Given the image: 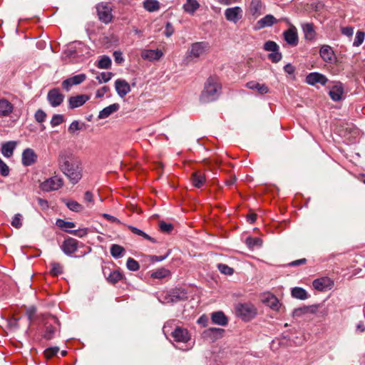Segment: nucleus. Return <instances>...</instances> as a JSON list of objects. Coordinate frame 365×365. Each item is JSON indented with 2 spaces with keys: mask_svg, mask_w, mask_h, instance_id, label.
Returning a JSON list of instances; mask_svg holds the SVG:
<instances>
[{
  "mask_svg": "<svg viewBox=\"0 0 365 365\" xmlns=\"http://www.w3.org/2000/svg\"><path fill=\"white\" fill-rule=\"evenodd\" d=\"M59 169L73 184H76L82 178V167L79 158L71 153L61 151L58 155Z\"/></svg>",
  "mask_w": 365,
  "mask_h": 365,
  "instance_id": "f257e3e1",
  "label": "nucleus"
},
{
  "mask_svg": "<svg viewBox=\"0 0 365 365\" xmlns=\"http://www.w3.org/2000/svg\"><path fill=\"white\" fill-rule=\"evenodd\" d=\"M221 91V85L215 77H210L205 83L204 89L200 95L202 103H210L218 98Z\"/></svg>",
  "mask_w": 365,
  "mask_h": 365,
  "instance_id": "f03ea898",
  "label": "nucleus"
},
{
  "mask_svg": "<svg viewBox=\"0 0 365 365\" xmlns=\"http://www.w3.org/2000/svg\"><path fill=\"white\" fill-rule=\"evenodd\" d=\"M19 119L14 104L9 99L1 98V125L11 127Z\"/></svg>",
  "mask_w": 365,
  "mask_h": 365,
  "instance_id": "7ed1b4c3",
  "label": "nucleus"
},
{
  "mask_svg": "<svg viewBox=\"0 0 365 365\" xmlns=\"http://www.w3.org/2000/svg\"><path fill=\"white\" fill-rule=\"evenodd\" d=\"M236 314L244 321H249L257 314L255 306L250 303L238 304L236 306Z\"/></svg>",
  "mask_w": 365,
  "mask_h": 365,
  "instance_id": "20e7f679",
  "label": "nucleus"
},
{
  "mask_svg": "<svg viewBox=\"0 0 365 365\" xmlns=\"http://www.w3.org/2000/svg\"><path fill=\"white\" fill-rule=\"evenodd\" d=\"M187 298V293L180 289H176L166 292L160 299V301L163 304H173L176 303L179 301L184 300Z\"/></svg>",
  "mask_w": 365,
  "mask_h": 365,
  "instance_id": "39448f33",
  "label": "nucleus"
},
{
  "mask_svg": "<svg viewBox=\"0 0 365 365\" xmlns=\"http://www.w3.org/2000/svg\"><path fill=\"white\" fill-rule=\"evenodd\" d=\"M58 319L54 316H49L45 322V331L43 337L46 340L53 339L55 333L59 328Z\"/></svg>",
  "mask_w": 365,
  "mask_h": 365,
  "instance_id": "423d86ee",
  "label": "nucleus"
},
{
  "mask_svg": "<svg viewBox=\"0 0 365 365\" xmlns=\"http://www.w3.org/2000/svg\"><path fill=\"white\" fill-rule=\"evenodd\" d=\"M63 185V180L61 178L53 176L45 180L41 185V188L45 192L57 190Z\"/></svg>",
  "mask_w": 365,
  "mask_h": 365,
  "instance_id": "0eeeda50",
  "label": "nucleus"
},
{
  "mask_svg": "<svg viewBox=\"0 0 365 365\" xmlns=\"http://www.w3.org/2000/svg\"><path fill=\"white\" fill-rule=\"evenodd\" d=\"M64 98V95L57 88L51 89L47 94V100L53 108L59 106L63 102Z\"/></svg>",
  "mask_w": 365,
  "mask_h": 365,
  "instance_id": "6e6552de",
  "label": "nucleus"
},
{
  "mask_svg": "<svg viewBox=\"0 0 365 365\" xmlns=\"http://www.w3.org/2000/svg\"><path fill=\"white\" fill-rule=\"evenodd\" d=\"M99 19L105 24L109 23L112 19L111 8L107 4H99L96 6Z\"/></svg>",
  "mask_w": 365,
  "mask_h": 365,
  "instance_id": "1a4fd4ad",
  "label": "nucleus"
},
{
  "mask_svg": "<svg viewBox=\"0 0 365 365\" xmlns=\"http://www.w3.org/2000/svg\"><path fill=\"white\" fill-rule=\"evenodd\" d=\"M209 49V44L207 42H196L191 45L190 55L194 58H198L205 53Z\"/></svg>",
  "mask_w": 365,
  "mask_h": 365,
  "instance_id": "9d476101",
  "label": "nucleus"
},
{
  "mask_svg": "<svg viewBox=\"0 0 365 365\" xmlns=\"http://www.w3.org/2000/svg\"><path fill=\"white\" fill-rule=\"evenodd\" d=\"M171 336L176 342L187 343L190 339L189 331L182 327H177L171 333Z\"/></svg>",
  "mask_w": 365,
  "mask_h": 365,
  "instance_id": "9b49d317",
  "label": "nucleus"
},
{
  "mask_svg": "<svg viewBox=\"0 0 365 365\" xmlns=\"http://www.w3.org/2000/svg\"><path fill=\"white\" fill-rule=\"evenodd\" d=\"M225 16L227 21L237 23L242 17V9L239 6L228 8L225 11Z\"/></svg>",
  "mask_w": 365,
  "mask_h": 365,
  "instance_id": "f8f14e48",
  "label": "nucleus"
},
{
  "mask_svg": "<svg viewBox=\"0 0 365 365\" xmlns=\"http://www.w3.org/2000/svg\"><path fill=\"white\" fill-rule=\"evenodd\" d=\"M86 78V75L81 73L76 75L73 77L68 78L62 82V87L68 91L71 86L75 85H79L83 82Z\"/></svg>",
  "mask_w": 365,
  "mask_h": 365,
  "instance_id": "ddd939ff",
  "label": "nucleus"
},
{
  "mask_svg": "<svg viewBox=\"0 0 365 365\" xmlns=\"http://www.w3.org/2000/svg\"><path fill=\"white\" fill-rule=\"evenodd\" d=\"M61 247L66 255H71L77 250L78 241L76 239L69 237L63 241Z\"/></svg>",
  "mask_w": 365,
  "mask_h": 365,
  "instance_id": "4468645a",
  "label": "nucleus"
},
{
  "mask_svg": "<svg viewBox=\"0 0 365 365\" xmlns=\"http://www.w3.org/2000/svg\"><path fill=\"white\" fill-rule=\"evenodd\" d=\"M327 81L328 79L325 76L317 72L310 73L306 77V82L312 86H314L317 83L324 86Z\"/></svg>",
  "mask_w": 365,
  "mask_h": 365,
  "instance_id": "2eb2a0df",
  "label": "nucleus"
},
{
  "mask_svg": "<svg viewBox=\"0 0 365 365\" xmlns=\"http://www.w3.org/2000/svg\"><path fill=\"white\" fill-rule=\"evenodd\" d=\"M89 96L86 94H81L71 96L68 99V106L71 109H74L83 106L89 100Z\"/></svg>",
  "mask_w": 365,
  "mask_h": 365,
  "instance_id": "dca6fc26",
  "label": "nucleus"
},
{
  "mask_svg": "<svg viewBox=\"0 0 365 365\" xmlns=\"http://www.w3.org/2000/svg\"><path fill=\"white\" fill-rule=\"evenodd\" d=\"M115 88L117 93L121 98H123L130 91L129 83L123 79H118L115 82Z\"/></svg>",
  "mask_w": 365,
  "mask_h": 365,
  "instance_id": "f3484780",
  "label": "nucleus"
},
{
  "mask_svg": "<svg viewBox=\"0 0 365 365\" xmlns=\"http://www.w3.org/2000/svg\"><path fill=\"white\" fill-rule=\"evenodd\" d=\"M225 330L220 328H209L203 331V337L215 341L223 336Z\"/></svg>",
  "mask_w": 365,
  "mask_h": 365,
  "instance_id": "a211bd4d",
  "label": "nucleus"
},
{
  "mask_svg": "<svg viewBox=\"0 0 365 365\" xmlns=\"http://www.w3.org/2000/svg\"><path fill=\"white\" fill-rule=\"evenodd\" d=\"M37 159L35 152L31 148H26L22 153V163L25 166L34 164Z\"/></svg>",
  "mask_w": 365,
  "mask_h": 365,
  "instance_id": "6ab92c4d",
  "label": "nucleus"
},
{
  "mask_svg": "<svg viewBox=\"0 0 365 365\" xmlns=\"http://www.w3.org/2000/svg\"><path fill=\"white\" fill-rule=\"evenodd\" d=\"M284 40L291 46H296L298 43V36L294 26L290 27L284 32Z\"/></svg>",
  "mask_w": 365,
  "mask_h": 365,
  "instance_id": "aec40b11",
  "label": "nucleus"
},
{
  "mask_svg": "<svg viewBox=\"0 0 365 365\" xmlns=\"http://www.w3.org/2000/svg\"><path fill=\"white\" fill-rule=\"evenodd\" d=\"M332 284V282L327 277H322L317 279L313 282V287L314 289L324 291L327 289H330Z\"/></svg>",
  "mask_w": 365,
  "mask_h": 365,
  "instance_id": "412c9836",
  "label": "nucleus"
},
{
  "mask_svg": "<svg viewBox=\"0 0 365 365\" xmlns=\"http://www.w3.org/2000/svg\"><path fill=\"white\" fill-rule=\"evenodd\" d=\"M163 52L158 49L144 50L141 53V56L143 59H146L150 61L159 60L163 56Z\"/></svg>",
  "mask_w": 365,
  "mask_h": 365,
  "instance_id": "4be33fe9",
  "label": "nucleus"
},
{
  "mask_svg": "<svg viewBox=\"0 0 365 365\" xmlns=\"http://www.w3.org/2000/svg\"><path fill=\"white\" fill-rule=\"evenodd\" d=\"M320 56L322 59L327 63H330L334 58V53L331 46L328 45H324L322 46L319 51Z\"/></svg>",
  "mask_w": 365,
  "mask_h": 365,
  "instance_id": "5701e85b",
  "label": "nucleus"
},
{
  "mask_svg": "<svg viewBox=\"0 0 365 365\" xmlns=\"http://www.w3.org/2000/svg\"><path fill=\"white\" fill-rule=\"evenodd\" d=\"M212 322L220 326H226L228 319L222 311L215 312L211 314Z\"/></svg>",
  "mask_w": 365,
  "mask_h": 365,
  "instance_id": "b1692460",
  "label": "nucleus"
},
{
  "mask_svg": "<svg viewBox=\"0 0 365 365\" xmlns=\"http://www.w3.org/2000/svg\"><path fill=\"white\" fill-rule=\"evenodd\" d=\"M120 105L118 103L111 104L99 112L98 118L99 119H104L109 117L111 114L118 110Z\"/></svg>",
  "mask_w": 365,
  "mask_h": 365,
  "instance_id": "393cba45",
  "label": "nucleus"
},
{
  "mask_svg": "<svg viewBox=\"0 0 365 365\" xmlns=\"http://www.w3.org/2000/svg\"><path fill=\"white\" fill-rule=\"evenodd\" d=\"M263 302L268 307H269L274 310H278L280 307V304L277 298L275 296L270 294H267L264 297V298L263 299Z\"/></svg>",
  "mask_w": 365,
  "mask_h": 365,
  "instance_id": "a878e982",
  "label": "nucleus"
},
{
  "mask_svg": "<svg viewBox=\"0 0 365 365\" xmlns=\"http://www.w3.org/2000/svg\"><path fill=\"white\" fill-rule=\"evenodd\" d=\"M192 184L195 187L200 188L205 182V176L200 171H196L192 175Z\"/></svg>",
  "mask_w": 365,
  "mask_h": 365,
  "instance_id": "bb28decb",
  "label": "nucleus"
},
{
  "mask_svg": "<svg viewBox=\"0 0 365 365\" xmlns=\"http://www.w3.org/2000/svg\"><path fill=\"white\" fill-rule=\"evenodd\" d=\"M199 8L200 4L197 0H186L183 5L184 11L191 15L194 14Z\"/></svg>",
  "mask_w": 365,
  "mask_h": 365,
  "instance_id": "cd10ccee",
  "label": "nucleus"
},
{
  "mask_svg": "<svg viewBox=\"0 0 365 365\" xmlns=\"http://www.w3.org/2000/svg\"><path fill=\"white\" fill-rule=\"evenodd\" d=\"M16 146V141H9L1 145V154L5 157L9 158L13 155V152Z\"/></svg>",
  "mask_w": 365,
  "mask_h": 365,
  "instance_id": "c85d7f7f",
  "label": "nucleus"
},
{
  "mask_svg": "<svg viewBox=\"0 0 365 365\" xmlns=\"http://www.w3.org/2000/svg\"><path fill=\"white\" fill-rule=\"evenodd\" d=\"M247 88L252 90H257L260 94L268 93L269 88L264 84H260L256 81H250L246 84Z\"/></svg>",
  "mask_w": 365,
  "mask_h": 365,
  "instance_id": "c756f323",
  "label": "nucleus"
},
{
  "mask_svg": "<svg viewBox=\"0 0 365 365\" xmlns=\"http://www.w3.org/2000/svg\"><path fill=\"white\" fill-rule=\"evenodd\" d=\"M343 93L344 90L341 86L336 85L329 91V94L333 101H337L341 100Z\"/></svg>",
  "mask_w": 365,
  "mask_h": 365,
  "instance_id": "7c9ffc66",
  "label": "nucleus"
},
{
  "mask_svg": "<svg viewBox=\"0 0 365 365\" xmlns=\"http://www.w3.org/2000/svg\"><path fill=\"white\" fill-rule=\"evenodd\" d=\"M277 22L276 19L271 14L266 15L264 18L261 19L257 22L259 28H264L267 26H271Z\"/></svg>",
  "mask_w": 365,
  "mask_h": 365,
  "instance_id": "2f4dec72",
  "label": "nucleus"
},
{
  "mask_svg": "<svg viewBox=\"0 0 365 365\" xmlns=\"http://www.w3.org/2000/svg\"><path fill=\"white\" fill-rule=\"evenodd\" d=\"M110 255L115 259L121 258L125 254V249L122 246L113 244L110 246Z\"/></svg>",
  "mask_w": 365,
  "mask_h": 365,
  "instance_id": "473e14b6",
  "label": "nucleus"
},
{
  "mask_svg": "<svg viewBox=\"0 0 365 365\" xmlns=\"http://www.w3.org/2000/svg\"><path fill=\"white\" fill-rule=\"evenodd\" d=\"M262 5L260 0H252L250 6V11L253 16L261 14Z\"/></svg>",
  "mask_w": 365,
  "mask_h": 365,
  "instance_id": "72a5a7b5",
  "label": "nucleus"
},
{
  "mask_svg": "<svg viewBox=\"0 0 365 365\" xmlns=\"http://www.w3.org/2000/svg\"><path fill=\"white\" fill-rule=\"evenodd\" d=\"M107 281L112 284H115L123 279V274L118 270H114L110 272L108 276H106Z\"/></svg>",
  "mask_w": 365,
  "mask_h": 365,
  "instance_id": "f704fd0d",
  "label": "nucleus"
},
{
  "mask_svg": "<svg viewBox=\"0 0 365 365\" xmlns=\"http://www.w3.org/2000/svg\"><path fill=\"white\" fill-rule=\"evenodd\" d=\"M302 29L304 33L306 39L312 40L314 38L315 32L314 30V26L312 24L307 23L302 25Z\"/></svg>",
  "mask_w": 365,
  "mask_h": 365,
  "instance_id": "c9c22d12",
  "label": "nucleus"
},
{
  "mask_svg": "<svg viewBox=\"0 0 365 365\" xmlns=\"http://www.w3.org/2000/svg\"><path fill=\"white\" fill-rule=\"evenodd\" d=\"M292 296L299 299H306L308 298V294L305 289L301 287H294L292 289Z\"/></svg>",
  "mask_w": 365,
  "mask_h": 365,
  "instance_id": "e433bc0d",
  "label": "nucleus"
},
{
  "mask_svg": "<svg viewBox=\"0 0 365 365\" xmlns=\"http://www.w3.org/2000/svg\"><path fill=\"white\" fill-rule=\"evenodd\" d=\"M56 225L61 229L63 230L66 232H68L71 233V230H69L71 228H73L76 227V225L73 222L65 221L62 219H58L56 220Z\"/></svg>",
  "mask_w": 365,
  "mask_h": 365,
  "instance_id": "4c0bfd02",
  "label": "nucleus"
},
{
  "mask_svg": "<svg viewBox=\"0 0 365 365\" xmlns=\"http://www.w3.org/2000/svg\"><path fill=\"white\" fill-rule=\"evenodd\" d=\"M143 6L147 11L153 12L159 9L160 3L157 0H145Z\"/></svg>",
  "mask_w": 365,
  "mask_h": 365,
  "instance_id": "58836bf2",
  "label": "nucleus"
},
{
  "mask_svg": "<svg viewBox=\"0 0 365 365\" xmlns=\"http://www.w3.org/2000/svg\"><path fill=\"white\" fill-rule=\"evenodd\" d=\"M65 203H66L67 207L73 212H79L83 210V205L79 204L76 201L66 200V201H65Z\"/></svg>",
  "mask_w": 365,
  "mask_h": 365,
  "instance_id": "ea45409f",
  "label": "nucleus"
},
{
  "mask_svg": "<svg viewBox=\"0 0 365 365\" xmlns=\"http://www.w3.org/2000/svg\"><path fill=\"white\" fill-rule=\"evenodd\" d=\"M308 312L314 313V312H315V309L312 307H299V308L295 309L293 311V316L294 317H301L302 315H303L306 313H308Z\"/></svg>",
  "mask_w": 365,
  "mask_h": 365,
  "instance_id": "a19ab883",
  "label": "nucleus"
},
{
  "mask_svg": "<svg viewBox=\"0 0 365 365\" xmlns=\"http://www.w3.org/2000/svg\"><path fill=\"white\" fill-rule=\"evenodd\" d=\"M170 274V271L165 268H160L151 274V277L154 279H163Z\"/></svg>",
  "mask_w": 365,
  "mask_h": 365,
  "instance_id": "79ce46f5",
  "label": "nucleus"
},
{
  "mask_svg": "<svg viewBox=\"0 0 365 365\" xmlns=\"http://www.w3.org/2000/svg\"><path fill=\"white\" fill-rule=\"evenodd\" d=\"M246 244L250 248L253 249L255 247H261L262 241L260 238L250 237L247 238Z\"/></svg>",
  "mask_w": 365,
  "mask_h": 365,
  "instance_id": "37998d69",
  "label": "nucleus"
},
{
  "mask_svg": "<svg viewBox=\"0 0 365 365\" xmlns=\"http://www.w3.org/2000/svg\"><path fill=\"white\" fill-rule=\"evenodd\" d=\"M111 66V60L108 56H103L98 63V67L99 68L108 69Z\"/></svg>",
  "mask_w": 365,
  "mask_h": 365,
  "instance_id": "c03bdc74",
  "label": "nucleus"
},
{
  "mask_svg": "<svg viewBox=\"0 0 365 365\" xmlns=\"http://www.w3.org/2000/svg\"><path fill=\"white\" fill-rule=\"evenodd\" d=\"M51 274L53 276H58L63 273V267L58 262H53L51 263Z\"/></svg>",
  "mask_w": 365,
  "mask_h": 365,
  "instance_id": "a18cd8bd",
  "label": "nucleus"
},
{
  "mask_svg": "<svg viewBox=\"0 0 365 365\" xmlns=\"http://www.w3.org/2000/svg\"><path fill=\"white\" fill-rule=\"evenodd\" d=\"M217 268L219 271L226 275H232L234 273V269L225 264H218Z\"/></svg>",
  "mask_w": 365,
  "mask_h": 365,
  "instance_id": "49530a36",
  "label": "nucleus"
},
{
  "mask_svg": "<svg viewBox=\"0 0 365 365\" xmlns=\"http://www.w3.org/2000/svg\"><path fill=\"white\" fill-rule=\"evenodd\" d=\"M113 73L111 72H103L96 77V79L98 81L99 83H102L103 82L106 83L111 79Z\"/></svg>",
  "mask_w": 365,
  "mask_h": 365,
  "instance_id": "de8ad7c7",
  "label": "nucleus"
},
{
  "mask_svg": "<svg viewBox=\"0 0 365 365\" xmlns=\"http://www.w3.org/2000/svg\"><path fill=\"white\" fill-rule=\"evenodd\" d=\"M365 34L363 31H358L356 34L355 39L353 46L358 47L363 43L364 40Z\"/></svg>",
  "mask_w": 365,
  "mask_h": 365,
  "instance_id": "09e8293b",
  "label": "nucleus"
},
{
  "mask_svg": "<svg viewBox=\"0 0 365 365\" xmlns=\"http://www.w3.org/2000/svg\"><path fill=\"white\" fill-rule=\"evenodd\" d=\"M22 219L23 216L21 214H16L12 218L11 225L15 228H20L22 226Z\"/></svg>",
  "mask_w": 365,
  "mask_h": 365,
  "instance_id": "8fccbe9b",
  "label": "nucleus"
},
{
  "mask_svg": "<svg viewBox=\"0 0 365 365\" xmlns=\"http://www.w3.org/2000/svg\"><path fill=\"white\" fill-rule=\"evenodd\" d=\"M264 49L268 51H279V46L272 41H268L264 44Z\"/></svg>",
  "mask_w": 365,
  "mask_h": 365,
  "instance_id": "3c124183",
  "label": "nucleus"
},
{
  "mask_svg": "<svg viewBox=\"0 0 365 365\" xmlns=\"http://www.w3.org/2000/svg\"><path fill=\"white\" fill-rule=\"evenodd\" d=\"M127 268L131 271H137L139 269L138 262L133 258H128L126 263Z\"/></svg>",
  "mask_w": 365,
  "mask_h": 365,
  "instance_id": "603ef678",
  "label": "nucleus"
},
{
  "mask_svg": "<svg viewBox=\"0 0 365 365\" xmlns=\"http://www.w3.org/2000/svg\"><path fill=\"white\" fill-rule=\"evenodd\" d=\"M64 121V117L61 114H55L51 118V125L52 127L57 126Z\"/></svg>",
  "mask_w": 365,
  "mask_h": 365,
  "instance_id": "864d4df0",
  "label": "nucleus"
},
{
  "mask_svg": "<svg viewBox=\"0 0 365 365\" xmlns=\"http://www.w3.org/2000/svg\"><path fill=\"white\" fill-rule=\"evenodd\" d=\"M35 120L38 123H43L46 120V113L41 109H38L34 115Z\"/></svg>",
  "mask_w": 365,
  "mask_h": 365,
  "instance_id": "5fc2aeb1",
  "label": "nucleus"
},
{
  "mask_svg": "<svg viewBox=\"0 0 365 365\" xmlns=\"http://www.w3.org/2000/svg\"><path fill=\"white\" fill-rule=\"evenodd\" d=\"M58 351L59 348L58 346L50 347L44 351V355L47 359H50L56 355Z\"/></svg>",
  "mask_w": 365,
  "mask_h": 365,
  "instance_id": "6e6d98bb",
  "label": "nucleus"
},
{
  "mask_svg": "<svg viewBox=\"0 0 365 365\" xmlns=\"http://www.w3.org/2000/svg\"><path fill=\"white\" fill-rule=\"evenodd\" d=\"M282 53L277 51H273L272 53H269L268 56V58L273 62V63H277L282 59Z\"/></svg>",
  "mask_w": 365,
  "mask_h": 365,
  "instance_id": "4d7b16f0",
  "label": "nucleus"
},
{
  "mask_svg": "<svg viewBox=\"0 0 365 365\" xmlns=\"http://www.w3.org/2000/svg\"><path fill=\"white\" fill-rule=\"evenodd\" d=\"M160 229L162 232H170L173 230V226L170 223H166L163 221L160 222L159 224Z\"/></svg>",
  "mask_w": 365,
  "mask_h": 365,
  "instance_id": "13d9d810",
  "label": "nucleus"
},
{
  "mask_svg": "<svg viewBox=\"0 0 365 365\" xmlns=\"http://www.w3.org/2000/svg\"><path fill=\"white\" fill-rule=\"evenodd\" d=\"M81 129V126L78 120H73L68 127V131L71 133H75L76 130Z\"/></svg>",
  "mask_w": 365,
  "mask_h": 365,
  "instance_id": "bf43d9fd",
  "label": "nucleus"
},
{
  "mask_svg": "<svg viewBox=\"0 0 365 365\" xmlns=\"http://www.w3.org/2000/svg\"><path fill=\"white\" fill-rule=\"evenodd\" d=\"M173 33H174V28H173V25L171 24V23L167 22V24L165 25V35L167 37H170L173 34Z\"/></svg>",
  "mask_w": 365,
  "mask_h": 365,
  "instance_id": "052dcab7",
  "label": "nucleus"
},
{
  "mask_svg": "<svg viewBox=\"0 0 365 365\" xmlns=\"http://www.w3.org/2000/svg\"><path fill=\"white\" fill-rule=\"evenodd\" d=\"M109 91V88L108 86H103L100 89L97 90L96 93V98H102L106 93H107Z\"/></svg>",
  "mask_w": 365,
  "mask_h": 365,
  "instance_id": "680f3d73",
  "label": "nucleus"
},
{
  "mask_svg": "<svg viewBox=\"0 0 365 365\" xmlns=\"http://www.w3.org/2000/svg\"><path fill=\"white\" fill-rule=\"evenodd\" d=\"M113 57H114L115 61L117 63H120L124 61L122 53L120 51H114Z\"/></svg>",
  "mask_w": 365,
  "mask_h": 365,
  "instance_id": "e2e57ef3",
  "label": "nucleus"
},
{
  "mask_svg": "<svg viewBox=\"0 0 365 365\" xmlns=\"http://www.w3.org/2000/svg\"><path fill=\"white\" fill-rule=\"evenodd\" d=\"M71 233L74 235H76V236H78L79 237H84L85 235H86L87 230L86 229H83V230H71Z\"/></svg>",
  "mask_w": 365,
  "mask_h": 365,
  "instance_id": "0e129e2a",
  "label": "nucleus"
},
{
  "mask_svg": "<svg viewBox=\"0 0 365 365\" xmlns=\"http://www.w3.org/2000/svg\"><path fill=\"white\" fill-rule=\"evenodd\" d=\"M306 262H307V259L302 258V259H297V260H294V261L291 262L289 264V266H291V267L299 266V265H302V264H304Z\"/></svg>",
  "mask_w": 365,
  "mask_h": 365,
  "instance_id": "69168bd1",
  "label": "nucleus"
},
{
  "mask_svg": "<svg viewBox=\"0 0 365 365\" xmlns=\"http://www.w3.org/2000/svg\"><path fill=\"white\" fill-rule=\"evenodd\" d=\"M36 312V309L34 307H31L27 309L26 310V314L28 316L29 319L31 321L32 320L34 316L35 315Z\"/></svg>",
  "mask_w": 365,
  "mask_h": 365,
  "instance_id": "338daca9",
  "label": "nucleus"
},
{
  "mask_svg": "<svg viewBox=\"0 0 365 365\" xmlns=\"http://www.w3.org/2000/svg\"><path fill=\"white\" fill-rule=\"evenodd\" d=\"M342 34L346 36H351L354 34V29L351 26L344 27L342 29Z\"/></svg>",
  "mask_w": 365,
  "mask_h": 365,
  "instance_id": "774afa93",
  "label": "nucleus"
}]
</instances>
